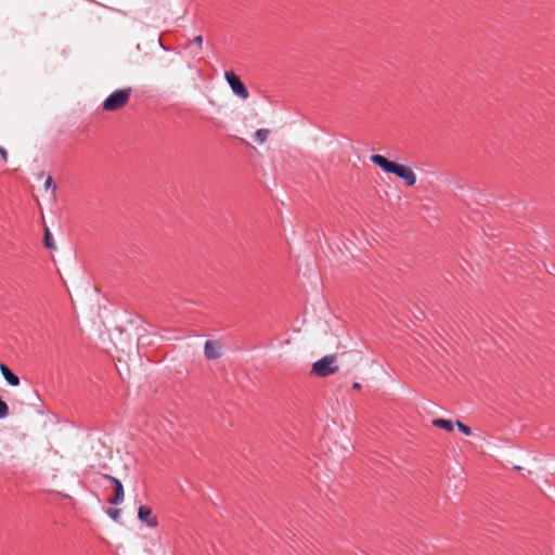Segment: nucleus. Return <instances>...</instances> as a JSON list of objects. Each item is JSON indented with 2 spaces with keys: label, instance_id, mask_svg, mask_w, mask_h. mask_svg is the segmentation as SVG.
I'll return each mask as SVG.
<instances>
[{
  "label": "nucleus",
  "instance_id": "obj_2",
  "mask_svg": "<svg viewBox=\"0 0 555 555\" xmlns=\"http://www.w3.org/2000/svg\"><path fill=\"white\" fill-rule=\"evenodd\" d=\"M371 162L378 166L385 173L395 175L399 179L403 180L406 185L413 186L415 185L417 179L415 172L412 170V168L389 160L383 155L379 154H373L371 156Z\"/></svg>",
  "mask_w": 555,
  "mask_h": 555
},
{
  "label": "nucleus",
  "instance_id": "obj_8",
  "mask_svg": "<svg viewBox=\"0 0 555 555\" xmlns=\"http://www.w3.org/2000/svg\"><path fill=\"white\" fill-rule=\"evenodd\" d=\"M138 519L149 528H156L158 526V519L149 505H140L138 507Z\"/></svg>",
  "mask_w": 555,
  "mask_h": 555
},
{
  "label": "nucleus",
  "instance_id": "obj_15",
  "mask_svg": "<svg viewBox=\"0 0 555 555\" xmlns=\"http://www.w3.org/2000/svg\"><path fill=\"white\" fill-rule=\"evenodd\" d=\"M106 515L114 521H118V519L121 515V509L120 508H107Z\"/></svg>",
  "mask_w": 555,
  "mask_h": 555
},
{
  "label": "nucleus",
  "instance_id": "obj_3",
  "mask_svg": "<svg viewBox=\"0 0 555 555\" xmlns=\"http://www.w3.org/2000/svg\"><path fill=\"white\" fill-rule=\"evenodd\" d=\"M338 371L336 364V356L327 354L319 359L312 364L311 372L320 377L330 376Z\"/></svg>",
  "mask_w": 555,
  "mask_h": 555
},
{
  "label": "nucleus",
  "instance_id": "obj_1",
  "mask_svg": "<svg viewBox=\"0 0 555 555\" xmlns=\"http://www.w3.org/2000/svg\"><path fill=\"white\" fill-rule=\"evenodd\" d=\"M111 318L113 327L109 330V341L118 361H121V356H128L134 350L133 332L135 323L141 324V318L120 310H115Z\"/></svg>",
  "mask_w": 555,
  "mask_h": 555
},
{
  "label": "nucleus",
  "instance_id": "obj_17",
  "mask_svg": "<svg viewBox=\"0 0 555 555\" xmlns=\"http://www.w3.org/2000/svg\"><path fill=\"white\" fill-rule=\"evenodd\" d=\"M203 41H204V38L202 35H197L193 38V42L198 47V48H202V44H203Z\"/></svg>",
  "mask_w": 555,
  "mask_h": 555
},
{
  "label": "nucleus",
  "instance_id": "obj_14",
  "mask_svg": "<svg viewBox=\"0 0 555 555\" xmlns=\"http://www.w3.org/2000/svg\"><path fill=\"white\" fill-rule=\"evenodd\" d=\"M43 188L46 191H51L52 196L55 195L56 186L54 185L53 179L51 176H48L44 180Z\"/></svg>",
  "mask_w": 555,
  "mask_h": 555
},
{
  "label": "nucleus",
  "instance_id": "obj_4",
  "mask_svg": "<svg viewBox=\"0 0 555 555\" xmlns=\"http://www.w3.org/2000/svg\"><path fill=\"white\" fill-rule=\"evenodd\" d=\"M131 88L117 89L106 96V111H117L124 107L131 95Z\"/></svg>",
  "mask_w": 555,
  "mask_h": 555
},
{
  "label": "nucleus",
  "instance_id": "obj_20",
  "mask_svg": "<svg viewBox=\"0 0 555 555\" xmlns=\"http://www.w3.org/2000/svg\"><path fill=\"white\" fill-rule=\"evenodd\" d=\"M360 388H361V384L360 383L356 382V383L352 384V389L359 390Z\"/></svg>",
  "mask_w": 555,
  "mask_h": 555
},
{
  "label": "nucleus",
  "instance_id": "obj_16",
  "mask_svg": "<svg viewBox=\"0 0 555 555\" xmlns=\"http://www.w3.org/2000/svg\"><path fill=\"white\" fill-rule=\"evenodd\" d=\"M455 426L465 436H469L472 434V428L466 424L462 423L461 421H456Z\"/></svg>",
  "mask_w": 555,
  "mask_h": 555
},
{
  "label": "nucleus",
  "instance_id": "obj_5",
  "mask_svg": "<svg viewBox=\"0 0 555 555\" xmlns=\"http://www.w3.org/2000/svg\"><path fill=\"white\" fill-rule=\"evenodd\" d=\"M224 78L230 86L232 92L242 100H246L249 95L246 86L234 72H225Z\"/></svg>",
  "mask_w": 555,
  "mask_h": 555
},
{
  "label": "nucleus",
  "instance_id": "obj_19",
  "mask_svg": "<svg viewBox=\"0 0 555 555\" xmlns=\"http://www.w3.org/2000/svg\"><path fill=\"white\" fill-rule=\"evenodd\" d=\"M158 46L160 49H163L164 51H169V49L163 43L162 39L158 38Z\"/></svg>",
  "mask_w": 555,
  "mask_h": 555
},
{
  "label": "nucleus",
  "instance_id": "obj_11",
  "mask_svg": "<svg viewBox=\"0 0 555 555\" xmlns=\"http://www.w3.org/2000/svg\"><path fill=\"white\" fill-rule=\"evenodd\" d=\"M431 423L435 427L442 428L448 433H451L454 429V424L450 420L435 418V420H433Z\"/></svg>",
  "mask_w": 555,
  "mask_h": 555
},
{
  "label": "nucleus",
  "instance_id": "obj_13",
  "mask_svg": "<svg viewBox=\"0 0 555 555\" xmlns=\"http://www.w3.org/2000/svg\"><path fill=\"white\" fill-rule=\"evenodd\" d=\"M269 130L266 129V128H261V129H258L256 132H255V141L259 144H262L266 142V140L268 139V135H269Z\"/></svg>",
  "mask_w": 555,
  "mask_h": 555
},
{
  "label": "nucleus",
  "instance_id": "obj_18",
  "mask_svg": "<svg viewBox=\"0 0 555 555\" xmlns=\"http://www.w3.org/2000/svg\"><path fill=\"white\" fill-rule=\"evenodd\" d=\"M0 157L3 159V162L8 160V152L3 146H0Z\"/></svg>",
  "mask_w": 555,
  "mask_h": 555
},
{
  "label": "nucleus",
  "instance_id": "obj_10",
  "mask_svg": "<svg viewBox=\"0 0 555 555\" xmlns=\"http://www.w3.org/2000/svg\"><path fill=\"white\" fill-rule=\"evenodd\" d=\"M0 372L8 383V385L12 387H16L20 385V377L13 373L5 364L0 363Z\"/></svg>",
  "mask_w": 555,
  "mask_h": 555
},
{
  "label": "nucleus",
  "instance_id": "obj_21",
  "mask_svg": "<svg viewBox=\"0 0 555 555\" xmlns=\"http://www.w3.org/2000/svg\"><path fill=\"white\" fill-rule=\"evenodd\" d=\"M514 469H515V470L520 472V470H522V467H521V466H519V465H515V466H514Z\"/></svg>",
  "mask_w": 555,
  "mask_h": 555
},
{
  "label": "nucleus",
  "instance_id": "obj_12",
  "mask_svg": "<svg viewBox=\"0 0 555 555\" xmlns=\"http://www.w3.org/2000/svg\"><path fill=\"white\" fill-rule=\"evenodd\" d=\"M43 243H44V246L50 250H53L56 247L54 237L48 228H46V230H44Z\"/></svg>",
  "mask_w": 555,
  "mask_h": 555
},
{
  "label": "nucleus",
  "instance_id": "obj_7",
  "mask_svg": "<svg viewBox=\"0 0 555 555\" xmlns=\"http://www.w3.org/2000/svg\"><path fill=\"white\" fill-rule=\"evenodd\" d=\"M137 324L135 332H133V339L135 338L137 344L134 345V349H139L141 346H149L152 344L153 339L147 331V328L144 326V321L141 319V324Z\"/></svg>",
  "mask_w": 555,
  "mask_h": 555
},
{
  "label": "nucleus",
  "instance_id": "obj_9",
  "mask_svg": "<svg viewBox=\"0 0 555 555\" xmlns=\"http://www.w3.org/2000/svg\"><path fill=\"white\" fill-rule=\"evenodd\" d=\"M204 354L208 360L219 359L221 357V344L218 340H206Z\"/></svg>",
  "mask_w": 555,
  "mask_h": 555
},
{
  "label": "nucleus",
  "instance_id": "obj_6",
  "mask_svg": "<svg viewBox=\"0 0 555 555\" xmlns=\"http://www.w3.org/2000/svg\"><path fill=\"white\" fill-rule=\"evenodd\" d=\"M106 481H109L114 488V495L106 500L111 505H118L124 501V486L119 479L106 474Z\"/></svg>",
  "mask_w": 555,
  "mask_h": 555
}]
</instances>
